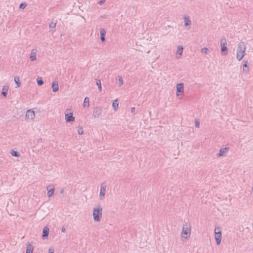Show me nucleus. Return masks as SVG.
<instances>
[{"instance_id":"f3484780","label":"nucleus","mask_w":253,"mask_h":253,"mask_svg":"<svg viewBox=\"0 0 253 253\" xmlns=\"http://www.w3.org/2000/svg\"><path fill=\"white\" fill-rule=\"evenodd\" d=\"M34 250V247L30 243H28L26 247V253H33Z\"/></svg>"},{"instance_id":"393cba45","label":"nucleus","mask_w":253,"mask_h":253,"mask_svg":"<svg viewBox=\"0 0 253 253\" xmlns=\"http://www.w3.org/2000/svg\"><path fill=\"white\" fill-rule=\"evenodd\" d=\"M14 81L15 84H17V87H19L21 85V82L19 80V77H14Z\"/></svg>"},{"instance_id":"6ab92c4d","label":"nucleus","mask_w":253,"mask_h":253,"mask_svg":"<svg viewBox=\"0 0 253 253\" xmlns=\"http://www.w3.org/2000/svg\"><path fill=\"white\" fill-rule=\"evenodd\" d=\"M243 62L244 63V64L243 65V72L247 73L249 71V69L248 65V61L243 60Z\"/></svg>"},{"instance_id":"7ed1b4c3","label":"nucleus","mask_w":253,"mask_h":253,"mask_svg":"<svg viewBox=\"0 0 253 253\" xmlns=\"http://www.w3.org/2000/svg\"><path fill=\"white\" fill-rule=\"evenodd\" d=\"M221 53L222 55H226L228 54L226 39L223 37L220 40Z\"/></svg>"},{"instance_id":"a878e982","label":"nucleus","mask_w":253,"mask_h":253,"mask_svg":"<svg viewBox=\"0 0 253 253\" xmlns=\"http://www.w3.org/2000/svg\"><path fill=\"white\" fill-rule=\"evenodd\" d=\"M37 84L41 86L43 84V81L41 77H38L37 79Z\"/></svg>"},{"instance_id":"f8f14e48","label":"nucleus","mask_w":253,"mask_h":253,"mask_svg":"<svg viewBox=\"0 0 253 253\" xmlns=\"http://www.w3.org/2000/svg\"><path fill=\"white\" fill-rule=\"evenodd\" d=\"M229 150L228 147H225L224 148H220L219 152L217 154V157H220L223 156L225 154L227 153Z\"/></svg>"},{"instance_id":"a211bd4d","label":"nucleus","mask_w":253,"mask_h":253,"mask_svg":"<svg viewBox=\"0 0 253 253\" xmlns=\"http://www.w3.org/2000/svg\"><path fill=\"white\" fill-rule=\"evenodd\" d=\"M9 87L8 85H4L2 88V92L1 93V95L6 97L7 95V92L8 90Z\"/></svg>"},{"instance_id":"aec40b11","label":"nucleus","mask_w":253,"mask_h":253,"mask_svg":"<svg viewBox=\"0 0 253 253\" xmlns=\"http://www.w3.org/2000/svg\"><path fill=\"white\" fill-rule=\"evenodd\" d=\"M119 106V100L118 99H116L112 103V107L116 111L118 108Z\"/></svg>"},{"instance_id":"9d476101","label":"nucleus","mask_w":253,"mask_h":253,"mask_svg":"<svg viewBox=\"0 0 253 253\" xmlns=\"http://www.w3.org/2000/svg\"><path fill=\"white\" fill-rule=\"evenodd\" d=\"M46 190L47 191V196L48 197H51L54 194V192L55 190L54 186L52 185H48L46 187Z\"/></svg>"},{"instance_id":"423d86ee","label":"nucleus","mask_w":253,"mask_h":253,"mask_svg":"<svg viewBox=\"0 0 253 253\" xmlns=\"http://www.w3.org/2000/svg\"><path fill=\"white\" fill-rule=\"evenodd\" d=\"M190 231H191V226L190 225H184L183 226V229L181 232V235H186L187 237H186L187 239L188 237H189L190 235Z\"/></svg>"},{"instance_id":"ddd939ff","label":"nucleus","mask_w":253,"mask_h":253,"mask_svg":"<svg viewBox=\"0 0 253 253\" xmlns=\"http://www.w3.org/2000/svg\"><path fill=\"white\" fill-rule=\"evenodd\" d=\"M37 50L36 49H33L31 51L30 58L31 61H34L37 60L36 57Z\"/></svg>"},{"instance_id":"473e14b6","label":"nucleus","mask_w":253,"mask_h":253,"mask_svg":"<svg viewBox=\"0 0 253 253\" xmlns=\"http://www.w3.org/2000/svg\"><path fill=\"white\" fill-rule=\"evenodd\" d=\"M54 249L52 247L49 248L48 249V253H54Z\"/></svg>"},{"instance_id":"1a4fd4ad","label":"nucleus","mask_w":253,"mask_h":253,"mask_svg":"<svg viewBox=\"0 0 253 253\" xmlns=\"http://www.w3.org/2000/svg\"><path fill=\"white\" fill-rule=\"evenodd\" d=\"M35 117V112L31 109L28 110L26 114L25 118L28 120H33Z\"/></svg>"},{"instance_id":"dca6fc26","label":"nucleus","mask_w":253,"mask_h":253,"mask_svg":"<svg viewBox=\"0 0 253 253\" xmlns=\"http://www.w3.org/2000/svg\"><path fill=\"white\" fill-rule=\"evenodd\" d=\"M52 91L54 92H57L59 89V85L57 81H54L52 83Z\"/></svg>"},{"instance_id":"f704fd0d","label":"nucleus","mask_w":253,"mask_h":253,"mask_svg":"<svg viewBox=\"0 0 253 253\" xmlns=\"http://www.w3.org/2000/svg\"><path fill=\"white\" fill-rule=\"evenodd\" d=\"M200 126V123L198 121H195V126L196 127H199Z\"/></svg>"},{"instance_id":"4be33fe9","label":"nucleus","mask_w":253,"mask_h":253,"mask_svg":"<svg viewBox=\"0 0 253 253\" xmlns=\"http://www.w3.org/2000/svg\"><path fill=\"white\" fill-rule=\"evenodd\" d=\"M89 99L87 97H85L84 99L83 106L84 107H88L89 106Z\"/></svg>"},{"instance_id":"39448f33","label":"nucleus","mask_w":253,"mask_h":253,"mask_svg":"<svg viewBox=\"0 0 253 253\" xmlns=\"http://www.w3.org/2000/svg\"><path fill=\"white\" fill-rule=\"evenodd\" d=\"M65 113V119L67 123L75 121V118L73 117V113L70 112L69 109H66Z\"/></svg>"},{"instance_id":"c9c22d12","label":"nucleus","mask_w":253,"mask_h":253,"mask_svg":"<svg viewBox=\"0 0 253 253\" xmlns=\"http://www.w3.org/2000/svg\"><path fill=\"white\" fill-rule=\"evenodd\" d=\"M135 107H131V109H130V111H131V113L132 114H134V112H135Z\"/></svg>"},{"instance_id":"4468645a","label":"nucleus","mask_w":253,"mask_h":253,"mask_svg":"<svg viewBox=\"0 0 253 253\" xmlns=\"http://www.w3.org/2000/svg\"><path fill=\"white\" fill-rule=\"evenodd\" d=\"M100 40L102 42H104L105 41V36H106V31L104 29L100 28Z\"/></svg>"},{"instance_id":"c756f323","label":"nucleus","mask_w":253,"mask_h":253,"mask_svg":"<svg viewBox=\"0 0 253 253\" xmlns=\"http://www.w3.org/2000/svg\"><path fill=\"white\" fill-rule=\"evenodd\" d=\"M56 23L53 22H51V23L49 24V28H52V29L55 28L56 27Z\"/></svg>"},{"instance_id":"20e7f679","label":"nucleus","mask_w":253,"mask_h":253,"mask_svg":"<svg viewBox=\"0 0 253 253\" xmlns=\"http://www.w3.org/2000/svg\"><path fill=\"white\" fill-rule=\"evenodd\" d=\"M214 234L216 243L217 245H219L221 243L222 238V233L219 227L215 228Z\"/></svg>"},{"instance_id":"2f4dec72","label":"nucleus","mask_w":253,"mask_h":253,"mask_svg":"<svg viewBox=\"0 0 253 253\" xmlns=\"http://www.w3.org/2000/svg\"><path fill=\"white\" fill-rule=\"evenodd\" d=\"M78 133L79 134H83L84 133L83 128L81 126L78 129Z\"/></svg>"},{"instance_id":"c85d7f7f","label":"nucleus","mask_w":253,"mask_h":253,"mask_svg":"<svg viewBox=\"0 0 253 253\" xmlns=\"http://www.w3.org/2000/svg\"><path fill=\"white\" fill-rule=\"evenodd\" d=\"M118 81H119V86H121L123 84V80L121 76L118 77Z\"/></svg>"},{"instance_id":"0eeeda50","label":"nucleus","mask_w":253,"mask_h":253,"mask_svg":"<svg viewBox=\"0 0 253 253\" xmlns=\"http://www.w3.org/2000/svg\"><path fill=\"white\" fill-rule=\"evenodd\" d=\"M106 185H105V183L101 184L99 193V198L101 200L103 199L104 198L106 191Z\"/></svg>"},{"instance_id":"e433bc0d","label":"nucleus","mask_w":253,"mask_h":253,"mask_svg":"<svg viewBox=\"0 0 253 253\" xmlns=\"http://www.w3.org/2000/svg\"><path fill=\"white\" fill-rule=\"evenodd\" d=\"M61 231L63 233L66 232V228L64 226H63L61 229Z\"/></svg>"},{"instance_id":"cd10ccee","label":"nucleus","mask_w":253,"mask_h":253,"mask_svg":"<svg viewBox=\"0 0 253 253\" xmlns=\"http://www.w3.org/2000/svg\"><path fill=\"white\" fill-rule=\"evenodd\" d=\"M27 6V3L25 2H22L20 4L19 8L24 9Z\"/></svg>"},{"instance_id":"2eb2a0df","label":"nucleus","mask_w":253,"mask_h":253,"mask_svg":"<svg viewBox=\"0 0 253 253\" xmlns=\"http://www.w3.org/2000/svg\"><path fill=\"white\" fill-rule=\"evenodd\" d=\"M49 234V229L46 227H44L42 230V238L43 239H45L47 238Z\"/></svg>"},{"instance_id":"f257e3e1","label":"nucleus","mask_w":253,"mask_h":253,"mask_svg":"<svg viewBox=\"0 0 253 253\" xmlns=\"http://www.w3.org/2000/svg\"><path fill=\"white\" fill-rule=\"evenodd\" d=\"M246 49V43L244 42H239L237 49L236 58L239 61H241L245 55Z\"/></svg>"},{"instance_id":"b1692460","label":"nucleus","mask_w":253,"mask_h":253,"mask_svg":"<svg viewBox=\"0 0 253 253\" xmlns=\"http://www.w3.org/2000/svg\"><path fill=\"white\" fill-rule=\"evenodd\" d=\"M191 24V21L188 17L184 18V25L185 26H189Z\"/></svg>"},{"instance_id":"7c9ffc66","label":"nucleus","mask_w":253,"mask_h":253,"mask_svg":"<svg viewBox=\"0 0 253 253\" xmlns=\"http://www.w3.org/2000/svg\"><path fill=\"white\" fill-rule=\"evenodd\" d=\"M209 51V49L206 47H204L202 49V53L204 54H207Z\"/></svg>"},{"instance_id":"412c9836","label":"nucleus","mask_w":253,"mask_h":253,"mask_svg":"<svg viewBox=\"0 0 253 253\" xmlns=\"http://www.w3.org/2000/svg\"><path fill=\"white\" fill-rule=\"evenodd\" d=\"M183 47L181 45H179L177 47V49L176 51L177 55H179V56H180L183 53Z\"/></svg>"},{"instance_id":"5701e85b","label":"nucleus","mask_w":253,"mask_h":253,"mask_svg":"<svg viewBox=\"0 0 253 253\" xmlns=\"http://www.w3.org/2000/svg\"><path fill=\"white\" fill-rule=\"evenodd\" d=\"M10 154L12 156L16 157H19L20 156V153L18 152L13 150L10 151Z\"/></svg>"},{"instance_id":"f03ea898","label":"nucleus","mask_w":253,"mask_h":253,"mask_svg":"<svg viewBox=\"0 0 253 253\" xmlns=\"http://www.w3.org/2000/svg\"><path fill=\"white\" fill-rule=\"evenodd\" d=\"M102 209L100 206H99L97 208L94 209L93 211V217L94 221H99L100 220L102 216Z\"/></svg>"},{"instance_id":"6e6552de","label":"nucleus","mask_w":253,"mask_h":253,"mask_svg":"<svg viewBox=\"0 0 253 253\" xmlns=\"http://www.w3.org/2000/svg\"><path fill=\"white\" fill-rule=\"evenodd\" d=\"M102 108L101 107H96L93 111V116L94 118H98L101 114Z\"/></svg>"},{"instance_id":"bb28decb","label":"nucleus","mask_w":253,"mask_h":253,"mask_svg":"<svg viewBox=\"0 0 253 253\" xmlns=\"http://www.w3.org/2000/svg\"><path fill=\"white\" fill-rule=\"evenodd\" d=\"M96 84L98 87V89L100 91H101L102 90V86H101V83L100 80H96Z\"/></svg>"},{"instance_id":"4c0bfd02","label":"nucleus","mask_w":253,"mask_h":253,"mask_svg":"<svg viewBox=\"0 0 253 253\" xmlns=\"http://www.w3.org/2000/svg\"><path fill=\"white\" fill-rule=\"evenodd\" d=\"M63 192H64V190H63V189H62V190L61 191L60 193H63Z\"/></svg>"},{"instance_id":"72a5a7b5","label":"nucleus","mask_w":253,"mask_h":253,"mask_svg":"<svg viewBox=\"0 0 253 253\" xmlns=\"http://www.w3.org/2000/svg\"><path fill=\"white\" fill-rule=\"evenodd\" d=\"M105 2V0H100L98 1V4L99 5H101V4H103Z\"/></svg>"},{"instance_id":"9b49d317","label":"nucleus","mask_w":253,"mask_h":253,"mask_svg":"<svg viewBox=\"0 0 253 253\" xmlns=\"http://www.w3.org/2000/svg\"><path fill=\"white\" fill-rule=\"evenodd\" d=\"M184 84L183 83H179L176 85V95L178 96L179 93L183 92Z\"/></svg>"}]
</instances>
